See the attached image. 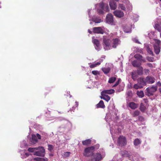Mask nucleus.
Here are the masks:
<instances>
[{
    "instance_id": "obj_31",
    "label": "nucleus",
    "mask_w": 161,
    "mask_h": 161,
    "mask_svg": "<svg viewBox=\"0 0 161 161\" xmlns=\"http://www.w3.org/2000/svg\"><path fill=\"white\" fill-rule=\"evenodd\" d=\"M131 77L134 80H135L138 77V76L136 73L134 72L131 73Z\"/></svg>"
},
{
    "instance_id": "obj_16",
    "label": "nucleus",
    "mask_w": 161,
    "mask_h": 161,
    "mask_svg": "<svg viewBox=\"0 0 161 161\" xmlns=\"http://www.w3.org/2000/svg\"><path fill=\"white\" fill-rule=\"evenodd\" d=\"M115 91L114 89H110L108 90H105L102 91L101 92V94H111L114 93Z\"/></svg>"
},
{
    "instance_id": "obj_47",
    "label": "nucleus",
    "mask_w": 161,
    "mask_h": 161,
    "mask_svg": "<svg viewBox=\"0 0 161 161\" xmlns=\"http://www.w3.org/2000/svg\"><path fill=\"white\" fill-rule=\"evenodd\" d=\"M70 153L69 152H66L64 153V155L65 156L67 157L69 156Z\"/></svg>"
},
{
    "instance_id": "obj_35",
    "label": "nucleus",
    "mask_w": 161,
    "mask_h": 161,
    "mask_svg": "<svg viewBox=\"0 0 161 161\" xmlns=\"http://www.w3.org/2000/svg\"><path fill=\"white\" fill-rule=\"evenodd\" d=\"M140 108L141 111L142 112H144L146 109L145 107L142 103L140 104Z\"/></svg>"
},
{
    "instance_id": "obj_41",
    "label": "nucleus",
    "mask_w": 161,
    "mask_h": 161,
    "mask_svg": "<svg viewBox=\"0 0 161 161\" xmlns=\"http://www.w3.org/2000/svg\"><path fill=\"white\" fill-rule=\"evenodd\" d=\"M48 149L50 151H52L53 148V147L52 145H48Z\"/></svg>"
},
{
    "instance_id": "obj_4",
    "label": "nucleus",
    "mask_w": 161,
    "mask_h": 161,
    "mask_svg": "<svg viewBox=\"0 0 161 161\" xmlns=\"http://www.w3.org/2000/svg\"><path fill=\"white\" fill-rule=\"evenodd\" d=\"M94 151V147L93 146L86 148L85 149L83 155L86 157H90L93 155Z\"/></svg>"
},
{
    "instance_id": "obj_32",
    "label": "nucleus",
    "mask_w": 161,
    "mask_h": 161,
    "mask_svg": "<svg viewBox=\"0 0 161 161\" xmlns=\"http://www.w3.org/2000/svg\"><path fill=\"white\" fill-rule=\"evenodd\" d=\"M91 140L90 139L82 141V143L83 145H86L90 143Z\"/></svg>"
},
{
    "instance_id": "obj_21",
    "label": "nucleus",
    "mask_w": 161,
    "mask_h": 161,
    "mask_svg": "<svg viewBox=\"0 0 161 161\" xmlns=\"http://www.w3.org/2000/svg\"><path fill=\"white\" fill-rule=\"evenodd\" d=\"M138 83L140 85H141L143 86V85H146V82L144 79L142 78H139L137 80Z\"/></svg>"
},
{
    "instance_id": "obj_28",
    "label": "nucleus",
    "mask_w": 161,
    "mask_h": 161,
    "mask_svg": "<svg viewBox=\"0 0 161 161\" xmlns=\"http://www.w3.org/2000/svg\"><path fill=\"white\" fill-rule=\"evenodd\" d=\"M34 155L40 156H43L44 155V154H43L42 153L40 152L39 151H36L34 152Z\"/></svg>"
},
{
    "instance_id": "obj_29",
    "label": "nucleus",
    "mask_w": 161,
    "mask_h": 161,
    "mask_svg": "<svg viewBox=\"0 0 161 161\" xmlns=\"http://www.w3.org/2000/svg\"><path fill=\"white\" fill-rule=\"evenodd\" d=\"M36 151H39L40 152L44 154V153H45V149L43 147H37Z\"/></svg>"
},
{
    "instance_id": "obj_20",
    "label": "nucleus",
    "mask_w": 161,
    "mask_h": 161,
    "mask_svg": "<svg viewBox=\"0 0 161 161\" xmlns=\"http://www.w3.org/2000/svg\"><path fill=\"white\" fill-rule=\"evenodd\" d=\"M92 21L95 23H100L102 21V20L99 17L94 16L92 19Z\"/></svg>"
},
{
    "instance_id": "obj_59",
    "label": "nucleus",
    "mask_w": 161,
    "mask_h": 161,
    "mask_svg": "<svg viewBox=\"0 0 161 161\" xmlns=\"http://www.w3.org/2000/svg\"><path fill=\"white\" fill-rule=\"evenodd\" d=\"M158 90H159V92L161 93V88H159Z\"/></svg>"
},
{
    "instance_id": "obj_6",
    "label": "nucleus",
    "mask_w": 161,
    "mask_h": 161,
    "mask_svg": "<svg viewBox=\"0 0 161 161\" xmlns=\"http://www.w3.org/2000/svg\"><path fill=\"white\" fill-rule=\"evenodd\" d=\"M106 21L108 24L112 25L114 24L113 16L111 14H109L107 15Z\"/></svg>"
},
{
    "instance_id": "obj_10",
    "label": "nucleus",
    "mask_w": 161,
    "mask_h": 161,
    "mask_svg": "<svg viewBox=\"0 0 161 161\" xmlns=\"http://www.w3.org/2000/svg\"><path fill=\"white\" fill-rule=\"evenodd\" d=\"M104 157V156H103L102 157L100 153H97L93 156L94 161H100L103 159Z\"/></svg>"
},
{
    "instance_id": "obj_14",
    "label": "nucleus",
    "mask_w": 161,
    "mask_h": 161,
    "mask_svg": "<svg viewBox=\"0 0 161 161\" xmlns=\"http://www.w3.org/2000/svg\"><path fill=\"white\" fill-rule=\"evenodd\" d=\"M134 57L135 58L139 60L140 61L143 62H146V59L144 58H143L142 56L139 54H135L134 56Z\"/></svg>"
},
{
    "instance_id": "obj_60",
    "label": "nucleus",
    "mask_w": 161,
    "mask_h": 161,
    "mask_svg": "<svg viewBox=\"0 0 161 161\" xmlns=\"http://www.w3.org/2000/svg\"><path fill=\"white\" fill-rule=\"evenodd\" d=\"M88 32L90 33H92V31H90V30H88Z\"/></svg>"
},
{
    "instance_id": "obj_17",
    "label": "nucleus",
    "mask_w": 161,
    "mask_h": 161,
    "mask_svg": "<svg viewBox=\"0 0 161 161\" xmlns=\"http://www.w3.org/2000/svg\"><path fill=\"white\" fill-rule=\"evenodd\" d=\"M154 52L155 53L158 54L159 53L160 51V47L158 45H154Z\"/></svg>"
},
{
    "instance_id": "obj_56",
    "label": "nucleus",
    "mask_w": 161,
    "mask_h": 161,
    "mask_svg": "<svg viewBox=\"0 0 161 161\" xmlns=\"http://www.w3.org/2000/svg\"><path fill=\"white\" fill-rule=\"evenodd\" d=\"M123 87H124L123 86H122L121 88V89H120L118 91L119 92H120L121 91L123 90Z\"/></svg>"
},
{
    "instance_id": "obj_19",
    "label": "nucleus",
    "mask_w": 161,
    "mask_h": 161,
    "mask_svg": "<svg viewBox=\"0 0 161 161\" xmlns=\"http://www.w3.org/2000/svg\"><path fill=\"white\" fill-rule=\"evenodd\" d=\"M101 96L100 97L101 98L105 100L108 102L110 99V97L106 94H101Z\"/></svg>"
},
{
    "instance_id": "obj_9",
    "label": "nucleus",
    "mask_w": 161,
    "mask_h": 161,
    "mask_svg": "<svg viewBox=\"0 0 161 161\" xmlns=\"http://www.w3.org/2000/svg\"><path fill=\"white\" fill-rule=\"evenodd\" d=\"M155 78L153 77L150 76H147L145 79L146 82L149 84L153 83L155 82Z\"/></svg>"
},
{
    "instance_id": "obj_12",
    "label": "nucleus",
    "mask_w": 161,
    "mask_h": 161,
    "mask_svg": "<svg viewBox=\"0 0 161 161\" xmlns=\"http://www.w3.org/2000/svg\"><path fill=\"white\" fill-rule=\"evenodd\" d=\"M114 14L116 16L119 18L122 17L124 15V13L123 12L119 10L115 11L114 12Z\"/></svg>"
},
{
    "instance_id": "obj_43",
    "label": "nucleus",
    "mask_w": 161,
    "mask_h": 161,
    "mask_svg": "<svg viewBox=\"0 0 161 161\" xmlns=\"http://www.w3.org/2000/svg\"><path fill=\"white\" fill-rule=\"evenodd\" d=\"M92 73L95 75H97L99 74V72L97 70H93L92 71Z\"/></svg>"
},
{
    "instance_id": "obj_39",
    "label": "nucleus",
    "mask_w": 161,
    "mask_h": 161,
    "mask_svg": "<svg viewBox=\"0 0 161 161\" xmlns=\"http://www.w3.org/2000/svg\"><path fill=\"white\" fill-rule=\"evenodd\" d=\"M37 149V147L29 148L28 149V151L29 152H34V151H36Z\"/></svg>"
},
{
    "instance_id": "obj_25",
    "label": "nucleus",
    "mask_w": 161,
    "mask_h": 161,
    "mask_svg": "<svg viewBox=\"0 0 161 161\" xmlns=\"http://www.w3.org/2000/svg\"><path fill=\"white\" fill-rule=\"evenodd\" d=\"M110 68L109 67L103 68L102 69V70L105 74L108 73L110 71Z\"/></svg>"
},
{
    "instance_id": "obj_58",
    "label": "nucleus",
    "mask_w": 161,
    "mask_h": 161,
    "mask_svg": "<svg viewBox=\"0 0 161 161\" xmlns=\"http://www.w3.org/2000/svg\"><path fill=\"white\" fill-rule=\"evenodd\" d=\"M75 103H76V107H77L78 105V103L77 102H75Z\"/></svg>"
},
{
    "instance_id": "obj_23",
    "label": "nucleus",
    "mask_w": 161,
    "mask_h": 161,
    "mask_svg": "<svg viewBox=\"0 0 161 161\" xmlns=\"http://www.w3.org/2000/svg\"><path fill=\"white\" fill-rule=\"evenodd\" d=\"M102 61H100L99 62H97V63L95 62L93 64H90V66L91 68H93L96 67L97 66L99 65Z\"/></svg>"
},
{
    "instance_id": "obj_13",
    "label": "nucleus",
    "mask_w": 161,
    "mask_h": 161,
    "mask_svg": "<svg viewBox=\"0 0 161 161\" xmlns=\"http://www.w3.org/2000/svg\"><path fill=\"white\" fill-rule=\"evenodd\" d=\"M92 30L95 33L103 34L104 32L103 30L101 27H94Z\"/></svg>"
},
{
    "instance_id": "obj_11",
    "label": "nucleus",
    "mask_w": 161,
    "mask_h": 161,
    "mask_svg": "<svg viewBox=\"0 0 161 161\" xmlns=\"http://www.w3.org/2000/svg\"><path fill=\"white\" fill-rule=\"evenodd\" d=\"M94 44L95 49L98 51L101 49V46L99 44V42L97 39H94L93 41Z\"/></svg>"
},
{
    "instance_id": "obj_44",
    "label": "nucleus",
    "mask_w": 161,
    "mask_h": 161,
    "mask_svg": "<svg viewBox=\"0 0 161 161\" xmlns=\"http://www.w3.org/2000/svg\"><path fill=\"white\" fill-rule=\"evenodd\" d=\"M132 92L131 91H128L127 92L126 94L128 96H131L132 95Z\"/></svg>"
},
{
    "instance_id": "obj_48",
    "label": "nucleus",
    "mask_w": 161,
    "mask_h": 161,
    "mask_svg": "<svg viewBox=\"0 0 161 161\" xmlns=\"http://www.w3.org/2000/svg\"><path fill=\"white\" fill-rule=\"evenodd\" d=\"M67 125L69 126V128H71L72 127V125L69 122H68L67 123Z\"/></svg>"
},
{
    "instance_id": "obj_26",
    "label": "nucleus",
    "mask_w": 161,
    "mask_h": 161,
    "mask_svg": "<svg viewBox=\"0 0 161 161\" xmlns=\"http://www.w3.org/2000/svg\"><path fill=\"white\" fill-rule=\"evenodd\" d=\"M141 141L138 139H136L134 141V145L135 146H138L141 143Z\"/></svg>"
},
{
    "instance_id": "obj_1",
    "label": "nucleus",
    "mask_w": 161,
    "mask_h": 161,
    "mask_svg": "<svg viewBox=\"0 0 161 161\" xmlns=\"http://www.w3.org/2000/svg\"><path fill=\"white\" fill-rule=\"evenodd\" d=\"M103 47L105 50H108L113 48H116L119 45L121 41L118 38L111 39L109 37L105 36L103 37Z\"/></svg>"
},
{
    "instance_id": "obj_63",
    "label": "nucleus",
    "mask_w": 161,
    "mask_h": 161,
    "mask_svg": "<svg viewBox=\"0 0 161 161\" xmlns=\"http://www.w3.org/2000/svg\"><path fill=\"white\" fill-rule=\"evenodd\" d=\"M90 24H92V22H90Z\"/></svg>"
},
{
    "instance_id": "obj_22",
    "label": "nucleus",
    "mask_w": 161,
    "mask_h": 161,
    "mask_svg": "<svg viewBox=\"0 0 161 161\" xmlns=\"http://www.w3.org/2000/svg\"><path fill=\"white\" fill-rule=\"evenodd\" d=\"M155 29L159 32H161V22L160 23H157L154 26Z\"/></svg>"
},
{
    "instance_id": "obj_30",
    "label": "nucleus",
    "mask_w": 161,
    "mask_h": 161,
    "mask_svg": "<svg viewBox=\"0 0 161 161\" xmlns=\"http://www.w3.org/2000/svg\"><path fill=\"white\" fill-rule=\"evenodd\" d=\"M137 94L139 97L141 98L143 97L144 96V93L142 91H137Z\"/></svg>"
},
{
    "instance_id": "obj_18",
    "label": "nucleus",
    "mask_w": 161,
    "mask_h": 161,
    "mask_svg": "<svg viewBox=\"0 0 161 161\" xmlns=\"http://www.w3.org/2000/svg\"><path fill=\"white\" fill-rule=\"evenodd\" d=\"M109 5L111 8L113 10L117 8L116 3L113 1H110L109 2Z\"/></svg>"
},
{
    "instance_id": "obj_57",
    "label": "nucleus",
    "mask_w": 161,
    "mask_h": 161,
    "mask_svg": "<svg viewBox=\"0 0 161 161\" xmlns=\"http://www.w3.org/2000/svg\"><path fill=\"white\" fill-rule=\"evenodd\" d=\"M144 101L145 103H147V99H144Z\"/></svg>"
},
{
    "instance_id": "obj_64",
    "label": "nucleus",
    "mask_w": 161,
    "mask_h": 161,
    "mask_svg": "<svg viewBox=\"0 0 161 161\" xmlns=\"http://www.w3.org/2000/svg\"><path fill=\"white\" fill-rule=\"evenodd\" d=\"M160 158H161V155L160 156Z\"/></svg>"
},
{
    "instance_id": "obj_50",
    "label": "nucleus",
    "mask_w": 161,
    "mask_h": 161,
    "mask_svg": "<svg viewBox=\"0 0 161 161\" xmlns=\"http://www.w3.org/2000/svg\"><path fill=\"white\" fill-rule=\"evenodd\" d=\"M124 31L126 33H129L131 32V30L130 29L129 31H127L125 28H124Z\"/></svg>"
},
{
    "instance_id": "obj_37",
    "label": "nucleus",
    "mask_w": 161,
    "mask_h": 161,
    "mask_svg": "<svg viewBox=\"0 0 161 161\" xmlns=\"http://www.w3.org/2000/svg\"><path fill=\"white\" fill-rule=\"evenodd\" d=\"M119 8L121 9L124 11H125L126 10V8L125 7L123 4H119Z\"/></svg>"
},
{
    "instance_id": "obj_8",
    "label": "nucleus",
    "mask_w": 161,
    "mask_h": 161,
    "mask_svg": "<svg viewBox=\"0 0 161 161\" xmlns=\"http://www.w3.org/2000/svg\"><path fill=\"white\" fill-rule=\"evenodd\" d=\"M132 65L134 67H139V69L142 73L143 70V68L142 67L140 66L141 63L136 60H135L132 62Z\"/></svg>"
},
{
    "instance_id": "obj_38",
    "label": "nucleus",
    "mask_w": 161,
    "mask_h": 161,
    "mask_svg": "<svg viewBox=\"0 0 161 161\" xmlns=\"http://www.w3.org/2000/svg\"><path fill=\"white\" fill-rule=\"evenodd\" d=\"M147 52L149 53L150 54H151L152 55H153V53L152 51V50L151 49L150 47L148 46L147 47Z\"/></svg>"
},
{
    "instance_id": "obj_3",
    "label": "nucleus",
    "mask_w": 161,
    "mask_h": 161,
    "mask_svg": "<svg viewBox=\"0 0 161 161\" xmlns=\"http://www.w3.org/2000/svg\"><path fill=\"white\" fill-rule=\"evenodd\" d=\"M157 90V87L156 86H153L151 87H148L146 89L145 94L148 96H152L153 95Z\"/></svg>"
},
{
    "instance_id": "obj_45",
    "label": "nucleus",
    "mask_w": 161,
    "mask_h": 161,
    "mask_svg": "<svg viewBox=\"0 0 161 161\" xmlns=\"http://www.w3.org/2000/svg\"><path fill=\"white\" fill-rule=\"evenodd\" d=\"M120 80V79H119L118 80L117 82H116L115 84L113 86V87H115L117 86L119 84V83Z\"/></svg>"
},
{
    "instance_id": "obj_52",
    "label": "nucleus",
    "mask_w": 161,
    "mask_h": 161,
    "mask_svg": "<svg viewBox=\"0 0 161 161\" xmlns=\"http://www.w3.org/2000/svg\"><path fill=\"white\" fill-rule=\"evenodd\" d=\"M23 143L24 144V146H21V147H23L24 146L25 147L26 146V143L25 142V141H23Z\"/></svg>"
},
{
    "instance_id": "obj_27",
    "label": "nucleus",
    "mask_w": 161,
    "mask_h": 161,
    "mask_svg": "<svg viewBox=\"0 0 161 161\" xmlns=\"http://www.w3.org/2000/svg\"><path fill=\"white\" fill-rule=\"evenodd\" d=\"M35 160L37 161H47L48 159L46 158H37L35 159Z\"/></svg>"
},
{
    "instance_id": "obj_40",
    "label": "nucleus",
    "mask_w": 161,
    "mask_h": 161,
    "mask_svg": "<svg viewBox=\"0 0 161 161\" xmlns=\"http://www.w3.org/2000/svg\"><path fill=\"white\" fill-rule=\"evenodd\" d=\"M140 114V112L138 110L135 111L132 114L133 117H136L138 116Z\"/></svg>"
},
{
    "instance_id": "obj_62",
    "label": "nucleus",
    "mask_w": 161,
    "mask_h": 161,
    "mask_svg": "<svg viewBox=\"0 0 161 161\" xmlns=\"http://www.w3.org/2000/svg\"><path fill=\"white\" fill-rule=\"evenodd\" d=\"M139 119H140V118H141V119H142V117H139Z\"/></svg>"
},
{
    "instance_id": "obj_53",
    "label": "nucleus",
    "mask_w": 161,
    "mask_h": 161,
    "mask_svg": "<svg viewBox=\"0 0 161 161\" xmlns=\"http://www.w3.org/2000/svg\"><path fill=\"white\" fill-rule=\"evenodd\" d=\"M157 85L160 86H161V83L160 81H158L157 83Z\"/></svg>"
},
{
    "instance_id": "obj_36",
    "label": "nucleus",
    "mask_w": 161,
    "mask_h": 161,
    "mask_svg": "<svg viewBox=\"0 0 161 161\" xmlns=\"http://www.w3.org/2000/svg\"><path fill=\"white\" fill-rule=\"evenodd\" d=\"M116 79L115 77H112L109 78L108 82L110 83H113L116 80Z\"/></svg>"
},
{
    "instance_id": "obj_5",
    "label": "nucleus",
    "mask_w": 161,
    "mask_h": 161,
    "mask_svg": "<svg viewBox=\"0 0 161 161\" xmlns=\"http://www.w3.org/2000/svg\"><path fill=\"white\" fill-rule=\"evenodd\" d=\"M37 138L38 139H40L41 136L40 134H36V135L34 134H32L31 135V137L30 138V141L32 144H35L37 142Z\"/></svg>"
},
{
    "instance_id": "obj_49",
    "label": "nucleus",
    "mask_w": 161,
    "mask_h": 161,
    "mask_svg": "<svg viewBox=\"0 0 161 161\" xmlns=\"http://www.w3.org/2000/svg\"><path fill=\"white\" fill-rule=\"evenodd\" d=\"M94 147V149H98L99 147V144H97L95 146H93Z\"/></svg>"
},
{
    "instance_id": "obj_33",
    "label": "nucleus",
    "mask_w": 161,
    "mask_h": 161,
    "mask_svg": "<svg viewBox=\"0 0 161 161\" xmlns=\"http://www.w3.org/2000/svg\"><path fill=\"white\" fill-rule=\"evenodd\" d=\"M143 87V86L141 85H140L138 83L137 84H135L134 86V88L136 89H137L139 88H141Z\"/></svg>"
},
{
    "instance_id": "obj_51",
    "label": "nucleus",
    "mask_w": 161,
    "mask_h": 161,
    "mask_svg": "<svg viewBox=\"0 0 161 161\" xmlns=\"http://www.w3.org/2000/svg\"><path fill=\"white\" fill-rule=\"evenodd\" d=\"M24 155L25 156H24L25 158H26V157H27L29 155V154L28 153H24Z\"/></svg>"
},
{
    "instance_id": "obj_55",
    "label": "nucleus",
    "mask_w": 161,
    "mask_h": 161,
    "mask_svg": "<svg viewBox=\"0 0 161 161\" xmlns=\"http://www.w3.org/2000/svg\"><path fill=\"white\" fill-rule=\"evenodd\" d=\"M90 9L88 10V14L89 17H90Z\"/></svg>"
},
{
    "instance_id": "obj_54",
    "label": "nucleus",
    "mask_w": 161,
    "mask_h": 161,
    "mask_svg": "<svg viewBox=\"0 0 161 161\" xmlns=\"http://www.w3.org/2000/svg\"><path fill=\"white\" fill-rule=\"evenodd\" d=\"M147 65L150 67H152V65L151 63H148L147 64Z\"/></svg>"
},
{
    "instance_id": "obj_61",
    "label": "nucleus",
    "mask_w": 161,
    "mask_h": 161,
    "mask_svg": "<svg viewBox=\"0 0 161 161\" xmlns=\"http://www.w3.org/2000/svg\"><path fill=\"white\" fill-rule=\"evenodd\" d=\"M126 2L127 3L128 2H129V1H128L127 0H126Z\"/></svg>"
},
{
    "instance_id": "obj_42",
    "label": "nucleus",
    "mask_w": 161,
    "mask_h": 161,
    "mask_svg": "<svg viewBox=\"0 0 161 161\" xmlns=\"http://www.w3.org/2000/svg\"><path fill=\"white\" fill-rule=\"evenodd\" d=\"M147 59L150 62H153L154 61V59L153 58L150 57H147Z\"/></svg>"
},
{
    "instance_id": "obj_7",
    "label": "nucleus",
    "mask_w": 161,
    "mask_h": 161,
    "mask_svg": "<svg viewBox=\"0 0 161 161\" xmlns=\"http://www.w3.org/2000/svg\"><path fill=\"white\" fill-rule=\"evenodd\" d=\"M118 143L119 146H124L126 144L125 138L123 136H120L119 138Z\"/></svg>"
},
{
    "instance_id": "obj_24",
    "label": "nucleus",
    "mask_w": 161,
    "mask_h": 161,
    "mask_svg": "<svg viewBox=\"0 0 161 161\" xmlns=\"http://www.w3.org/2000/svg\"><path fill=\"white\" fill-rule=\"evenodd\" d=\"M96 106L97 108H104L105 107L103 102L102 100H101L99 103L97 104Z\"/></svg>"
},
{
    "instance_id": "obj_46",
    "label": "nucleus",
    "mask_w": 161,
    "mask_h": 161,
    "mask_svg": "<svg viewBox=\"0 0 161 161\" xmlns=\"http://www.w3.org/2000/svg\"><path fill=\"white\" fill-rule=\"evenodd\" d=\"M132 40L134 42H135L136 43H140V42L138 41V40L136 38H133Z\"/></svg>"
},
{
    "instance_id": "obj_15",
    "label": "nucleus",
    "mask_w": 161,
    "mask_h": 161,
    "mask_svg": "<svg viewBox=\"0 0 161 161\" xmlns=\"http://www.w3.org/2000/svg\"><path fill=\"white\" fill-rule=\"evenodd\" d=\"M128 106L131 109H135L138 107V105L134 102H131L129 103Z\"/></svg>"
},
{
    "instance_id": "obj_2",
    "label": "nucleus",
    "mask_w": 161,
    "mask_h": 161,
    "mask_svg": "<svg viewBox=\"0 0 161 161\" xmlns=\"http://www.w3.org/2000/svg\"><path fill=\"white\" fill-rule=\"evenodd\" d=\"M104 7V3H102L98 4L96 5V8H97L98 12L100 14H103V11L106 12H108L109 10V7L108 5H107L105 7Z\"/></svg>"
},
{
    "instance_id": "obj_34",
    "label": "nucleus",
    "mask_w": 161,
    "mask_h": 161,
    "mask_svg": "<svg viewBox=\"0 0 161 161\" xmlns=\"http://www.w3.org/2000/svg\"><path fill=\"white\" fill-rule=\"evenodd\" d=\"M154 40L155 43L154 45H158L159 46H161V41L160 40L157 39H154Z\"/></svg>"
}]
</instances>
